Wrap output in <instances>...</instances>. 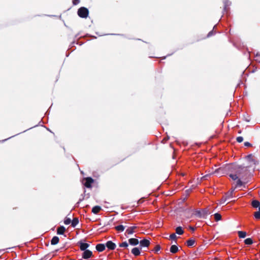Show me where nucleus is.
I'll return each mask as SVG.
<instances>
[{
	"instance_id": "nucleus-16",
	"label": "nucleus",
	"mask_w": 260,
	"mask_h": 260,
	"mask_svg": "<svg viewBox=\"0 0 260 260\" xmlns=\"http://www.w3.org/2000/svg\"><path fill=\"white\" fill-rule=\"evenodd\" d=\"M234 190H235V188H232V190L230 192H227L225 194L224 197L227 198V200L230 199L231 198H233V192H234Z\"/></svg>"
},
{
	"instance_id": "nucleus-9",
	"label": "nucleus",
	"mask_w": 260,
	"mask_h": 260,
	"mask_svg": "<svg viewBox=\"0 0 260 260\" xmlns=\"http://www.w3.org/2000/svg\"><path fill=\"white\" fill-rule=\"evenodd\" d=\"M106 248V245L104 244H98L96 245L95 248L96 250L99 252H102Z\"/></svg>"
},
{
	"instance_id": "nucleus-29",
	"label": "nucleus",
	"mask_w": 260,
	"mask_h": 260,
	"mask_svg": "<svg viewBox=\"0 0 260 260\" xmlns=\"http://www.w3.org/2000/svg\"><path fill=\"white\" fill-rule=\"evenodd\" d=\"M224 3V11H226L227 10V7L230 5L229 2L228 0H223Z\"/></svg>"
},
{
	"instance_id": "nucleus-7",
	"label": "nucleus",
	"mask_w": 260,
	"mask_h": 260,
	"mask_svg": "<svg viewBox=\"0 0 260 260\" xmlns=\"http://www.w3.org/2000/svg\"><path fill=\"white\" fill-rule=\"evenodd\" d=\"M140 246L141 248L148 247L150 244V241L148 239H143L139 242Z\"/></svg>"
},
{
	"instance_id": "nucleus-38",
	"label": "nucleus",
	"mask_w": 260,
	"mask_h": 260,
	"mask_svg": "<svg viewBox=\"0 0 260 260\" xmlns=\"http://www.w3.org/2000/svg\"><path fill=\"white\" fill-rule=\"evenodd\" d=\"M244 146H246V147H250L252 146L251 144L249 142H244Z\"/></svg>"
},
{
	"instance_id": "nucleus-21",
	"label": "nucleus",
	"mask_w": 260,
	"mask_h": 260,
	"mask_svg": "<svg viewBox=\"0 0 260 260\" xmlns=\"http://www.w3.org/2000/svg\"><path fill=\"white\" fill-rule=\"evenodd\" d=\"M71 223L72 224V226L74 228L79 223V220L77 218H73V219L72 220H71Z\"/></svg>"
},
{
	"instance_id": "nucleus-44",
	"label": "nucleus",
	"mask_w": 260,
	"mask_h": 260,
	"mask_svg": "<svg viewBox=\"0 0 260 260\" xmlns=\"http://www.w3.org/2000/svg\"><path fill=\"white\" fill-rule=\"evenodd\" d=\"M245 120H246V121H247V122H249V119H248V118H246V119H245Z\"/></svg>"
},
{
	"instance_id": "nucleus-14",
	"label": "nucleus",
	"mask_w": 260,
	"mask_h": 260,
	"mask_svg": "<svg viewBox=\"0 0 260 260\" xmlns=\"http://www.w3.org/2000/svg\"><path fill=\"white\" fill-rule=\"evenodd\" d=\"M102 209L101 207L99 206H94L92 209V212L94 214H98Z\"/></svg>"
},
{
	"instance_id": "nucleus-4",
	"label": "nucleus",
	"mask_w": 260,
	"mask_h": 260,
	"mask_svg": "<svg viewBox=\"0 0 260 260\" xmlns=\"http://www.w3.org/2000/svg\"><path fill=\"white\" fill-rule=\"evenodd\" d=\"M92 256V252L89 250L83 251L82 256V258L85 259L90 258Z\"/></svg>"
},
{
	"instance_id": "nucleus-22",
	"label": "nucleus",
	"mask_w": 260,
	"mask_h": 260,
	"mask_svg": "<svg viewBox=\"0 0 260 260\" xmlns=\"http://www.w3.org/2000/svg\"><path fill=\"white\" fill-rule=\"evenodd\" d=\"M115 228L119 232H122L125 229V226L123 225H119L115 226Z\"/></svg>"
},
{
	"instance_id": "nucleus-31",
	"label": "nucleus",
	"mask_w": 260,
	"mask_h": 260,
	"mask_svg": "<svg viewBox=\"0 0 260 260\" xmlns=\"http://www.w3.org/2000/svg\"><path fill=\"white\" fill-rule=\"evenodd\" d=\"M71 222V219L70 218L66 217L64 220V223L66 225L70 224Z\"/></svg>"
},
{
	"instance_id": "nucleus-43",
	"label": "nucleus",
	"mask_w": 260,
	"mask_h": 260,
	"mask_svg": "<svg viewBox=\"0 0 260 260\" xmlns=\"http://www.w3.org/2000/svg\"><path fill=\"white\" fill-rule=\"evenodd\" d=\"M190 228L191 230H192V231H193L194 230V228L190 227Z\"/></svg>"
},
{
	"instance_id": "nucleus-35",
	"label": "nucleus",
	"mask_w": 260,
	"mask_h": 260,
	"mask_svg": "<svg viewBox=\"0 0 260 260\" xmlns=\"http://www.w3.org/2000/svg\"><path fill=\"white\" fill-rule=\"evenodd\" d=\"M236 140L238 143H241L243 141V138L241 136L238 137Z\"/></svg>"
},
{
	"instance_id": "nucleus-10",
	"label": "nucleus",
	"mask_w": 260,
	"mask_h": 260,
	"mask_svg": "<svg viewBox=\"0 0 260 260\" xmlns=\"http://www.w3.org/2000/svg\"><path fill=\"white\" fill-rule=\"evenodd\" d=\"M128 243L132 246L137 245L139 243L138 239L136 238H130L128 239Z\"/></svg>"
},
{
	"instance_id": "nucleus-26",
	"label": "nucleus",
	"mask_w": 260,
	"mask_h": 260,
	"mask_svg": "<svg viewBox=\"0 0 260 260\" xmlns=\"http://www.w3.org/2000/svg\"><path fill=\"white\" fill-rule=\"evenodd\" d=\"M214 216L215 220L216 221H218L221 220V215L218 213H216L214 214Z\"/></svg>"
},
{
	"instance_id": "nucleus-45",
	"label": "nucleus",
	"mask_w": 260,
	"mask_h": 260,
	"mask_svg": "<svg viewBox=\"0 0 260 260\" xmlns=\"http://www.w3.org/2000/svg\"><path fill=\"white\" fill-rule=\"evenodd\" d=\"M259 62H260V60L259 61Z\"/></svg>"
},
{
	"instance_id": "nucleus-25",
	"label": "nucleus",
	"mask_w": 260,
	"mask_h": 260,
	"mask_svg": "<svg viewBox=\"0 0 260 260\" xmlns=\"http://www.w3.org/2000/svg\"><path fill=\"white\" fill-rule=\"evenodd\" d=\"M195 243V241L193 239H189L187 241V245L188 246H192Z\"/></svg>"
},
{
	"instance_id": "nucleus-39",
	"label": "nucleus",
	"mask_w": 260,
	"mask_h": 260,
	"mask_svg": "<svg viewBox=\"0 0 260 260\" xmlns=\"http://www.w3.org/2000/svg\"><path fill=\"white\" fill-rule=\"evenodd\" d=\"M213 30L210 31L207 35V37H210L212 36L213 35Z\"/></svg>"
},
{
	"instance_id": "nucleus-18",
	"label": "nucleus",
	"mask_w": 260,
	"mask_h": 260,
	"mask_svg": "<svg viewBox=\"0 0 260 260\" xmlns=\"http://www.w3.org/2000/svg\"><path fill=\"white\" fill-rule=\"evenodd\" d=\"M170 251L172 253H175L178 251V247L176 245H173L171 246Z\"/></svg>"
},
{
	"instance_id": "nucleus-42",
	"label": "nucleus",
	"mask_w": 260,
	"mask_h": 260,
	"mask_svg": "<svg viewBox=\"0 0 260 260\" xmlns=\"http://www.w3.org/2000/svg\"><path fill=\"white\" fill-rule=\"evenodd\" d=\"M169 139V138L167 137V138H165L163 141H166Z\"/></svg>"
},
{
	"instance_id": "nucleus-3",
	"label": "nucleus",
	"mask_w": 260,
	"mask_h": 260,
	"mask_svg": "<svg viewBox=\"0 0 260 260\" xmlns=\"http://www.w3.org/2000/svg\"><path fill=\"white\" fill-rule=\"evenodd\" d=\"M78 15L80 17L86 18L87 17L89 11L85 7H81L78 10Z\"/></svg>"
},
{
	"instance_id": "nucleus-41",
	"label": "nucleus",
	"mask_w": 260,
	"mask_h": 260,
	"mask_svg": "<svg viewBox=\"0 0 260 260\" xmlns=\"http://www.w3.org/2000/svg\"><path fill=\"white\" fill-rule=\"evenodd\" d=\"M83 200H84V197H82L81 199H80L79 201L78 202V203L76 204H79L80 203V202H82Z\"/></svg>"
},
{
	"instance_id": "nucleus-33",
	"label": "nucleus",
	"mask_w": 260,
	"mask_h": 260,
	"mask_svg": "<svg viewBox=\"0 0 260 260\" xmlns=\"http://www.w3.org/2000/svg\"><path fill=\"white\" fill-rule=\"evenodd\" d=\"M160 249V246L159 245H157L154 248L153 251L155 252H158Z\"/></svg>"
},
{
	"instance_id": "nucleus-1",
	"label": "nucleus",
	"mask_w": 260,
	"mask_h": 260,
	"mask_svg": "<svg viewBox=\"0 0 260 260\" xmlns=\"http://www.w3.org/2000/svg\"><path fill=\"white\" fill-rule=\"evenodd\" d=\"M224 170H229V176L233 180L238 178L244 179L248 174L247 167L237 165H228L224 168H219L216 169L213 174L222 176L224 174Z\"/></svg>"
},
{
	"instance_id": "nucleus-27",
	"label": "nucleus",
	"mask_w": 260,
	"mask_h": 260,
	"mask_svg": "<svg viewBox=\"0 0 260 260\" xmlns=\"http://www.w3.org/2000/svg\"><path fill=\"white\" fill-rule=\"evenodd\" d=\"M253 156H252V154H249L246 157L247 158V159L249 160V161H252L253 162L254 164H256V161L253 159L252 158Z\"/></svg>"
},
{
	"instance_id": "nucleus-13",
	"label": "nucleus",
	"mask_w": 260,
	"mask_h": 260,
	"mask_svg": "<svg viewBox=\"0 0 260 260\" xmlns=\"http://www.w3.org/2000/svg\"><path fill=\"white\" fill-rule=\"evenodd\" d=\"M66 231V229L63 226H60L57 229V234L58 235H62Z\"/></svg>"
},
{
	"instance_id": "nucleus-6",
	"label": "nucleus",
	"mask_w": 260,
	"mask_h": 260,
	"mask_svg": "<svg viewBox=\"0 0 260 260\" xmlns=\"http://www.w3.org/2000/svg\"><path fill=\"white\" fill-rule=\"evenodd\" d=\"M78 244L79 246L80 250L83 251L84 250H87V249L89 247V244L82 242V241H79Z\"/></svg>"
},
{
	"instance_id": "nucleus-37",
	"label": "nucleus",
	"mask_w": 260,
	"mask_h": 260,
	"mask_svg": "<svg viewBox=\"0 0 260 260\" xmlns=\"http://www.w3.org/2000/svg\"><path fill=\"white\" fill-rule=\"evenodd\" d=\"M80 3V0H73V4L77 5Z\"/></svg>"
},
{
	"instance_id": "nucleus-15",
	"label": "nucleus",
	"mask_w": 260,
	"mask_h": 260,
	"mask_svg": "<svg viewBox=\"0 0 260 260\" xmlns=\"http://www.w3.org/2000/svg\"><path fill=\"white\" fill-rule=\"evenodd\" d=\"M59 240V239L58 237L54 236L51 240V244L53 245H56L58 243Z\"/></svg>"
},
{
	"instance_id": "nucleus-36",
	"label": "nucleus",
	"mask_w": 260,
	"mask_h": 260,
	"mask_svg": "<svg viewBox=\"0 0 260 260\" xmlns=\"http://www.w3.org/2000/svg\"><path fill=\"white\" fill-rule=\"evenodd\" d=\"M170 238L172 240H175L177 238L175 234L173 233L170 236Z\"/></svg>"
},
{
	"instance_id": "nucleus-23",
	"label": "nucleus",
	"mask_w": 260,
	"mask_h": 260,
	"mask_svg": "<svg viewBox=\"0 0 260 260\" xmlns=\"http://www.w3.org/2000/svg\"><path fill=\"white\" fill-rule=\"evenodd\" d=\"M238 234L240 238H244L246 236V233L244 231H238Z\"/></svg>"
},
{
	"instance_id": "nucleus-8",
	"label": "nucleus",
	"mask_w": 260,
	"mask_h": 260,
	"mask_svg": "<svg viewBox=\"0 0 260 260\" xmlns=\"http://www.w3.org/2000/svg\"><path fill=\"white\" fill-rule=\"evenodd\" d=\"M106 247L109 250H114L116 248V244L112 241H108L105 244Z\"/></svg>"
},
{
	"instance_id": "nucleus-19",
	"label": "nucleus",
	"mask_w": 260,
	"mask_h": 260,
	"mask_svg": "<svg viewBox=\"0 0 260 260\" xmlns=\"http://www.w3.org/2000/svg\"><path fill=\"white\" fill-rule=\"evenodd\" d=\"M242 179L238 178L237 179V181L236 182V186L234 188L235 189L236 188L240 187L243 185V182L241 181Z\"/></svg>"
},
{
	"instance_id": "nucleus-32",
	"label": "nucleus",
	"mask_w": 260,
	"mask_h": 260,
	"mask_svg": "<svg viewBox=\"0 0 260 260\" xmlns=\"http://www.w3.org/2000/svg\"><path fill=\"white\" fill-rule=\"evenodd\" d=\"M227 201V198H224V196L221 198V199L220 201V204H224L225 202Z\"/></svg>"
},
{
	"instance_id": "nucleus-30",
	"label": "nucleus",
	"mask_w": 260,
	"mask_h": 260,
	"mask_svg": "<svg viewBox=\"0 0 260 260\" xmlns=\"http://www.w3.org/2000/svg\"><path fill=\"white\" fill-rule=\"evenodd\" d=\"M119 246L120 247H128V244L126 241H124V242H123L122 243L119 244Z\"/></svg>"
},
{
	"instance_id": "nucleus-11",
	"label": "nucleus",
	"mask_w": 260,
	"mask_h": 260,
	"mask_svg": "<svg viewBox=\"0 0 260 260\" xmlns=\"http://www.w3.org/2000/svg\"><path fill=\"white\" fill-rule=\"evenodd\" d=\"M137 228V226H133L127 228L125 231V233L128 235H132L135 232V230Z\"/></svg>"
},
{
	"instance_id": "nucleus-5",
	"label": "nucleus",
	"mask_w": 260,
	"mask_h": 260,
	"mask_svg": "<svg viewBox=\"0 0 260 260\" xmlns=\"http://www.w3.org/2000/svg\"><path fill=\"white\" fill-rule=\"evenodd\" d=\"M93 179L91 177H87L85 179V182L84 185L87 188L91 187V184L93 182Z\"/></svg>"
},
{
	"instance_id": "nucleus-12",
	"label": "nucleus",
	"mask_w": 260,
	"mask_h": 260,
	"mask_svg": "<svg viewBox=\"0 0 260 260\" xmlns=\"http://www.w3.org/2000/svg\"><path fill=\"white\" fill-rule=\"evenodd\" d=\"M131 252L136 256L140 254V250L138 247H135L132 249Z\"/></svg>"
},
{
	"instance_id": "nucleus-34",
	"label": "nucleus",
	"mask_w": 260,
	"mask_h": 260,
	"mask_svg": "<svg viewBox=\"0 0 260 260\" xmlns=\"http://www.w3.org/2000/svg\"><path fill=\"white\" fill-rule=\"evenodd\" d=\"M212 173L208 174L202 177V179L203 180H207L208 179V177H209L211 175Z\"/></svg>"
},
{
	"instance_id": "nucleus-24",
	"label": "nucleus",
	"mask_w": 260,
	"mask_h": 260,
	"mask_svg": "<svg viewBox=\"0 0 260 260\" xmlns=\"http://www.w3.org/2000/svg\"><path fill=\"white\" fill-rule=\"evenodd\" d=\"M244 243L246 245H251L253 243V240L251 238H247L244 240Z\"/></svg>"
},
{
	"instance_id": "nucleus-28",
	"label": "nucleus",
	"mask_w": 260,
	"mask_h": 260,
	"mask_svg": "<svg viewBox=\"0 0 260 260\" xmlns=\"http://www.w3.org/2000/svg\"><path fill=\"white\" fill-rule=\"evenodd\" d=\"M254 216L256 219H260V207H259L258 211L254 213Z\"/></svg>"
},
{
	"instance_id": "nucleus-20",
	"label": "nucleus",
	"mask_w": 260,
	"mask_h": 260,
	"mask_svg": "<svg viewBox=\"0 0 260 260\" xmlns=\"http://www.w3.org/2000/svg\"><path fill=\"white\" fill-rule=\"evenodd\" d=\"M176 233L179 235H181L184 233V231L181 226H178L176 228Z\"/></svg>"
},
{
	"instance_id": "nucleus-2",
	"label": "nucleus",
	"mask_w": 260,
	"mask_h": 260,
	"mask_svg": "<svg viewBox=\"0 0 260 260\" xmlns=\"http://www.w3.org/2000/svg\"><path fill=\"white\" fill-rule=\"evenodd\" d=\"M210 213L209 209L205 208L202 211H197L196 215L200 218H206L207 216Z\"/></svg>"
},
{
	"instance_id": "nucleus-17",
	"label": "nucleus",
	"mask_w": 260,
	"mask_h": 260,
	"mask_svg": "<svg viewBox=\"0 0 260 260\" xmlns=\"http://www.w3.org/2000/svg\"><path fill=\"white\" fill-rule=\"evenodd\" d=\"M251 205L254 208H258L260 207V202L258 201V200H253L252 201V203H251Z\"/></svg>"
},
{
	"instance_id": "nucleus-40",
	"label": "nucleus",
	"mask_w": 260,
	"mask_h": 260,
	"mask_svg": "<svg viewBox=\"0 0 260 260\" xmlns=\"http://www.w3.org/2000/svg\"><path fill=\"white\" fill-rule=\"evenodd\" d=\"M41 260H49L48 257L47 256V255H46L44 258L41 259Z\"/></svg>"
}]
</instances>
